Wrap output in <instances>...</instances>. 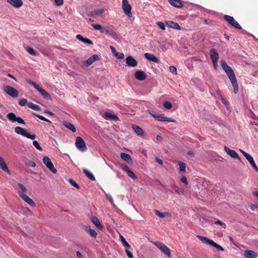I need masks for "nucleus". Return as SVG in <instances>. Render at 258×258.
I'll return each mask as SVG.
<instances>
[{
    "mask_svg": "<svg viewBox=\"0 0 258 258\" xmlns=\"http://www.w3.org/2000/svg\"><path fill=\"white\" fill-rule=\"evenodd\" d=\"M28 83L29 84L32 85L33 87L41 94L44 98L47 100H51V97L48 92H47L44 89L40 87L39 85L36 83L34 82L31 80L28 81Z\"/></svg>",
    "mask_w": 258,
    "mask_h": 258,
    "instance_id": "7ed1b4c3",
    "label": "nucleus"
},
{
    "mask_svg": "<svg viewBox=\"0 0 258 258\" xmlns=\"http://www.w3.org/2000/svg\"><path fill=\"white\" fill-rule=\"evenodd\" d=\"M217 244V243H216V242H215L213 240H212L211 239H209V242L208 243V245H211L215 248Z\"/></svg>",
    "mask_w": 258,
    "mask_h": 258,
    "instance_id": "052dcab7",
    "label": "nucleus"
},
{
    "mask_svg": "<svg viewBox=\"0 0 258 258\" xmlns=\"http://www.w3.org/2000/svg\"><path fill=\"white\" fill-rule=\"evenodd\" d=\"M75 145L77 148L81 151H86L87 149L85 142L80 137L76 138Z\"/></svg>",
    "mask_w": 258,
    "mask_h": 258,
    "instance_id": "0eeeda50",
    "label": "nucleus"
},
{
    "mask_svg": "<svg viewBox=\"0 0 258 258\" xmlns=\"http://www.w3.org/2000/svg\"><path fill=\"white\" fill-rule=\"evenodd\" d=\"M15 132L16 134H17L18 135H20L24 137H25V136L27 134L26 131L24 128H23L20 126H16L15 128Z\"/></svg>",
    "mask_w": 258,
    "mask_h": 258,
    "instance_id": "cd10ccee",
    "label": "nucleus"
},
{
    "mask_svg": "<svg viewBox=\"0 0 258 258\" xmlns=\"http://www.w3.org/2000/svg\"><path fill=\"white\" fill-rule=\"evenodd\" d=\"M224 18L229 24L234 28L238 29H241L242 28L240 25L234 20L233 17L225 15L224 16Z\"/></svg>",
    "mask_w": 258,
    "mask_h": 258,
    "instance_id": "1a4fd4ad",
    "label": "nucleus"
},
{
    "mask_svg": "<svg viewBox=\"0 0 258 258\" xmlns=\"http://www.w3.org/2000/svg\"><path fill=\"white\" fill-rule=\"evenodd\" d=\"M4 90L6 93L13 97H17L18 96V91L13 87L6 86L4 87Z\"/></svg>",
    "mask_w": 258,
    "mask_h": 258,
    "instance_id": "9b49d317",
    "label": "nucleus"
},
{
    "mask_svg": "<svg viewBox=\"0 0 258 258\" xmlns=\"http://www.w3.org/2000/svg\"><path fill=\"white\" fill-rule=\"evenodd\" d=\"M26 165L31 167H35L36 166L35 162L31 160L27 162Z\"/></svg>",
    "mask_w": 258,
    "mask_h": 258,
    "instance_id": "864d4df0",
    "label": "nucleus"
},
{
    "mask_svg": "<svg viewBox=\"0 0 258 258\" xmlns=\"http://www.w3.org/2000/svg\"><path fill=\"white\" fill-rule=\"evenodd\" d=\"M63 124L65 127L75 133L76 132V129L75 126L70 122L68 121H64Z\"/></svg>",
    "mask_w": 258,
    "mask_h": 258,
    "instance_id": "7c9ffc66",
    "label": "nucleus"
},
{
    "mask_svg": "<svg viewBox=\"0 0 258 258\" xmlns=\"http://www.w3.org/2000/svg\"><path fill=\"white\" fill-rule=\"evenodd\" d=\"M243 256L246 258H256L258 254L253 250H246L244 251Z\"/></svg>",
    "mask_w": 258,
    "mask_h": 258,
    "instance_id": "6ab92c4d",
    "label": "nucleus"
},
{
    "mask_svg": "<svg viewBox=\"0 0 258 258\" xmlns=\"http://www.w3.org/2000/svg\"><path fill=\"white\" fill-rule=\"evenodd\" d=\"M26 50L31 55L36 56L37 53L34 50V49L31 47H27Z\"/></svg>",
    "mask_w": 258,
    "mask_h": 258,
    "instance_id": "a19ab883",
    "label": "nucleus"
},
{
    "mask_svg": "<svg viewBox=\"0 0 258 258\" xmlns=\"http://www.w3.org/2000/svg\"><path fill=\"white\" fill-rule=\"evenodd\" d=\"M83 172L87 177L91 180L94 181L95 180V178L93 174L86 169H83Z\"/></svg>",
    "mask_w": 258,
    "mask_h": 258,
    "instance_id": "473e14b6",
    "label": "nucleus"
},
{
    "mask_svg": "<svg viewBox=\"0 0 258 258\" xmlns=\"http://www.w3.org/2000/svg\"><path fill=\"white\" fill-rule=\"evenodd\" d=\"M104 12V10L100 9L94 11V13L97 16H100Z\"/></svg>",
    "mask_w": 258,
    "mask_h": 258,
    "instance_id": "8fccbe9b",
    "label": "nucleus"
},
{
    "mask_svg": "<svg viewBox=\"0 0 258 258\" xmlns=\"http://www.w3.org/2000/svg\"><path fill=\"white\" fill-rule=\"evenodd\" d=\"M152 242L165 255L168 257H171L170 249L164 243L158 241H153Z\"/></svg>",
    "mask_w": 258,
    "mask_h": 258,
    "instance_id": "f03ea898",
    "label": "nucleus"
},
{
    "mask_svg": "<svg viewBox=\"0 0 258 258\" xmlns=\"http://www.w3.org/2000/svg\"><path fill=\"white\" fill-rule=\"evenodd\" d=\"M18 187L21 189V191H18V194L20 197V195L22 194H26L25 192L27 191V188L21 183H17Z\"/></svg>",
    "mask_w": 258,
    "mask_h": 258,
    "instance_id": "2f4dec72",
    "label": "nucleus"
},
{
    "mask_svg": "<svg viewBox=\"0 0 258 258\" xmlns=\"http://www.w3.org/2000/svg\"><path fill=\"white\" fill-rule=\"evenodd\" d=\"M104 33H106L108 35H109L110 37L113 38L114 39L117 40L119 39V37L117 34L113 31L111 28L107 27L105 28V31Z\"/></svg>",
    "mask_w": 258,
    "mask_h": 258,
    "instance_id": "dca6fc26",
    "label": "nucleus"
},
{
    "mask_svg": "<svg viewBox=\"0 0 258 258\" xmlns=\"http://www.w3.org/2000/svg\"><path fill=\"white\" fill-rule=\"evenodd\" d=\"M33 114L42 120L51 123V121L49 120L41 115H39L35 113H33Z\"/></svg>",
    "mask_w": 258,
    "mask_h": 258,
    "instance_id": "79ce46f5",
    "label": "nucleus"
},
{
    "mask_svg": "<svg viewBox=\"0 0 258 258\" xmlns=\"http://www.w3.org/2000/svg\"><path fill=\"white\" fill-rule=\"evenodd\" d=\"M170 5L174 7L180 8L182 7L183 4L180 0H168Z\"/></svg>",
    "mask_w": 258,
    "mask_h": 258,
    "instance_id": "b1692460",
    "label": "nucleus"
},
{
    "mask_svg": "<svg viewBox=\"0 0 258 258\" xmlns=\"http://www.w3.org/2000/svg\"><path fill=\"white\" fill-rule=\"evenodd\" d=\"M163 106L166 109H171L172 105V104L169 101H165L163 103Z\"/></svg>",
    "mask_w": 258,
    "mask_h": 258,
    "instance_id": "49530a36",
    "label": "nucleus"
},
{
    "mask_svg": "<svg viewBox=\"0 0 258 258\" xmlns=\"http://www.w3.org/2000/svg\"><path fill=\"white\" fill-rule=\"evenodd\" d=\"M135 78L140 81H143L147 78V75L143 71H138L134 74Z\"/></svg>",
    "mask_w": 258,
    "mask_h": 258,
    "instance_id": "a211bd4d",
    "label": "nucleus"
},
{
    "mask_svg": "<svg viewBox=\"0 0 258 258\" xmlns=\"http://www.w3.org/2000/svg\"><path fill=\"white\" fill-rule=\"evenodd\" d=\"M172 188L174 190L176 193L178 194H183V189L179 188L176 185L173 184L171 185Z\"/></svg>",
    "mask_w": 258,
    "mask_h": 258,
    "instance_id": "e433bc0d",
    "label": "nucleus"
},
{
    "mask_svg": "<svg viewBox=\"0 0 258 258\" xmlns=\"http://www.w3.org/2000/svg\"><path fill=\"white\" fill-rule=\"evenodd\" d=\"M210 56L212 61L218 60L219 58V54L215 49H211L210 51Z\"/></svg>",
    "mask_w": 258,
    "mask_h": 258,
    "instance_id": "393cba45",
    "label": "nucleus"
},
{
    "mask_svg": "<svg viewBox=\"0 0 258 258\" xmlns=\"http://www.w3.org/2000/svg\"><path fill=\"white\" fill-rule=\"evenodd\" d=\"M25 137H26L28 139H30L31 140H34L35 139L36 136L34 135H30L27 132V134Z\"/></svg>",
    "mask_w": 258,
    "mask_h": 258,
    "instance_id": "5fc2aeb1",
    "label": "nucleus"
},
{
    "mask_svg": "<svg viewBox=\"0 0 258 258\" xmlns=\"http://www.w3.org/2000/svg\"><path fill=\"white\" fill-rule=\"evenodd\" d=\"M120 157L122 160L127 163H132L133 162L131 156L125 153H121Z\"/></svg>",
    "mask_w": 258,
    "mask_h": 258,
    "instance_id": "bb28decb",
    "label": "nucleus"
},
{
    "mask_svg": "<svg viewBox=\"0 0 258 258\" xmlns=\"http://www.w3.org/2000/svg\"><path fill=\"white\" fill-rule=\"evenodd\" d=\"M215 248L220 251H224V248L218 244H217Z\"/></svg>",
    "mask_w": 258,
    "mask_h": 258,
    "instance_id": "338daca9",
    "label": "nucleus"
},
{
    "mask_svg": "<svg viewBox=\"0 0 258 258\" xmlns=\"http://www.w3.org/2000/svg\"><path fill=\"white\" fill-rule=\"evenodd\" d=\"M180 181L185 185H187L188 181L186 177L185 176H182L180 178Z\"/></svg>",
    "mask_w": 258,
    "mask_h": 258,
    "instance_id": "6e6d98bb",
    "label": "nucleus"
},
{
    "mask_svg": "<svg viewBox=\"0 0 258 258\" xmlns=\"http://www.w3.org/2000/svg\"><path fill=\"white\" fill-rule=\"evenodd\" d=\"M224 149L226 153L230 157L234 159H237L239 160L240 161H241L240 157H239L238 154L234 150L230 149L226 146H225L224 147Z\"/></svg>",
    "mask_w": 258,
    "mask_h": 258,
    "instance_id": "f8f14e48",
    "label": "nucleus"
},
{
    "mask_svg": "<svg viewBox=\"0 0 258 258\" xmlns=\"http://www.w3.org/2000/svg\"><path fill=\"white\" fill-rule=\"evenodd\" d=\"M110 49L112 52V53L115 55V54H116V53L117 52V51H116V49H115V48L112 46H110Z\"/></svg>",
    "mask_w": 258,
    "mask_h": 258,
    "instance_id": "69168bd1",
    "label": "nucleus"
},
{
    "mask_svg": "<svg viewBox=\"0 0 258 258\" xmlns=\"http://www.w3.org/2000/svg\"><path fill=\"white\" fill-rule=\"evenodd\" d=\"M134 132L139 136H142L144 135L143 130L139 126L133 125L132 126Z\"/></svg>",
    "mask_w": 258,
    "mask_h": 258,
    "instance_id": "c756f323",
    "label": "nucleus"
},
{
    "mask_svg": "<svg viewBox=\"0 0 258 258\" xmlns=\"http://www.w3.org/2000/svg\"><path fill=\"white\" fill-rule=\"evenodd\" d=\"M125 252L128 258H133V254L130 252L128 249H125Z\"/></svg>",
    "mask_w": 258,
    "mask_h": 258,
    "instance_id": "680f3d73",
    "label": "nucleus"
},
{
    "mask_svg": "<svg viewBox=\"0 0 258 258\" xmlns=\"http://www.w3.org/2000/svg\"><path fill=\"white\" fill-rule=\"evenodd\" d=\"M55 5L57 6H62L63 4V0H54Z\"/></svg>",
    "mask_w": 258,
    "mask_h": 258,
    "instance_id": "13d9d810",
    "label": "nucleus"
},
{
    "mask_svg": "<svg viewBox=\"0 0 258 258\" xmlns=\"http://www.w3.org/2000/svg\"><path fill=\"white\" fill-rule=\"evenodd\" d=\"M20 197L23 199L26 203L29 204L32 207H35L36 205L35 202L32 199L29 198L26 194H22L20 195Z\"/></svg>",
    "mask_w": 258,
    "mask_h": 258,
    "instance_id": "f3484780",
    "label": "nucleus"
},
{
    "mask_svg": "<svg viewBox=\"0 0 258 258\" xmlns=\"http://www.w3.org/2000/svg\"><path fill=\"white\" fill-rule=\"evenodd\" d=\"M76 38L79 40L84 42V43H86V44H89V45H91V44H93L92 41L90 39H88L87 38H84L82 35H81L80 34H78L76 36Z\"/></svg>",
    "mask_w": 258,
    "mask_h": 258,
    "instance_id": "a878e982",
    "label": "nucleus"
},
{
    "mask_svg": "<svg viewBox=\"0 0 258 258\" xmlns=\"http://www.w3.org/2000/svg\"><path fill=\"white\" fill-rule=\"evenodd\" d=\"M114 55L118 59H122L124 57V54L122 52L118 53L117 52Z\"/></svg>",
    "mask_w": 258,
    "mask_h": 258,
    "instance_id": "4d7b16f0",
    "label": "nucleus"
},
{
    "mask_svg": "<svg viewBox=\"0 0 258 258\" xmlns=\"http://www.w3.org/2000/svg\"><path fill=\"white\" fill-rule=\"evenodd\" d=\"M28 103L27 99H26L25 98L21 99L19 102V104L22 106H24L26 104H28Z\"/></svg>",
    "mask_w": 258,
    "mask_h": 258,
    "instance_id": "09e8293b",
    "label": "nucleus"
},
{
    "mask_svg": "<svg viewBox=\"0 0 258 258\" xmlns=\"http://www.w3.org/2000/svg\"><path fill=\"white\" fill-rule=\"evenodd\" d=\"M92 26L94 29V30H98L101 33H104L105 29H103L101 25H100V24H92Z\"/></svg>",
    "mask_w": 258,
    "mask_h": 258,
    "instance_id": "f704fd0d",
    "label": "nucleus"
},
{
    "mask_svg": "<svg viewBox=\"0 0 258 258\" xmlns=\"http://www.w3.org/2000/svg\"><path fill=\"white\" fill-rule=\"evenodd\" d=\"M149 113L155 119L159 121H166L169 122H175V120L173 118L165 116L163 114H157L153 112H150Z\"/></svg>",
    "mask_w": 258,
    "mask_h": 258,
    "instance_id": "20e7f679",
    "label": "nucleus"
},
{
    "mask_svg": "<svg viewBox=\"0 0 258 258\" xmlns=\"http://www.w3.org/2000/svg\"><path fill=\"white\" fill-rule=\"evenodd\" d=\"M197 237L203 242V243H206L207 244H208V242H209V239L208 238L206 237H205V236H201V235H198L197 236Z\"/></svg>",
    "mask_w": 258,
    "mask_h": 258,
    "instance_id": "ea45409f",
    "label": "nucleus"
},
{
    "mask_svg": "<svg viewBox=\"0 0 258 258\" xmlns=\"http://www.w3.org/2000/svg\"><path fill=\"white\" fill-rule=\"evenodd\" d=\"M7 117L12 122H17L20 124H25V122L22 118L20 116H17L13 112H10L7 114Z\"/></svg>",
    "mask_w": 258,
    "mask_h": 258,
    "instance_id": "423d86ee",
    "label": "nucleus"
},
{
    "mask_svg": "<svg viewBox=\"0 0 258 258\" xmlns=\"http://www.w3.org/2000/svg\"><path fill=\"white\" fill-rule=\"evenodd\" d=\"M178 165L179 166V171L181 173H184L186 171V164L182 162H179Z\"/></svg>",
    "mask_w": 258,
    "mask_h": 258,
    "instance_id": "4c0bfd02",
    "label": "nucleus"
},
{
    "mask_svg": "<svg viewBox=\"0 0 258 258\" xmlns=\"http://www.w3.org/2000/svg\"><path fill=\"white\" fill-rule=\"evenodd\" d=\"M119 237L122 244L125 248V249L131 248V247L130 245L126 242V241L125 240V238L123 237V236L120 235Z\"/></svg>",
    "mask_w": 258,
    "mask_h": 258,
    "instance_id": "72a5a7b5",
    "label": "nucleus"
},
{
    "mask_svg": "<svg viewBox=\"0 0 258 258\" xmlns=\"http://www.w3.org/2000/svg\"><path fill=\"white\" fill-rule=\"evenodd\" d=\"M69 183L72 185L73 186L75 187L76 188H77V189H79L80 188V186L79 185L77 184V183L73 179H70L69 180Z\"/></svg>",
    "mask_w": 258,
    "mask_h": 258,
    "instance_id": "37998d69",
    "label": "nucleus"
},
{
    "mask_svg": "<svg viewBox=\"0 0 258 258\" xmlns=\"http://www.w3.org/2000/svg\"><path fill=\"white\" fill-rule=\"evenodd\" d=\"M91 220L99 229H102L103 228V226L100 222L99 219L96 217L92 216L91 218Z\"/></svg>",
    "mask_w": 258,
    "mask_h": 258,
    "instance_id": "c85d7f7f",
    "label": "nucleus"
},
{
    "mask_svg": "<svg viewBox=\"0 0 258 258\" xmlns=\"http://www.w3.org/2000/svg\"><path fill=\"white\" fill-rule=\"evenodd\" d=\"M220 63L222 68L225 71L233 87L234 93L237 94L238 92V85L234 71L232 68L227 64L225 61L222 60L220 61Z\"/></svg>",
    "mask_w": 258,
    "mask_h": 258,
    "instance_id": "f257e3e1",
    "label": "nucleus"
},
{
    "mask_svg": "<svg viewBox=\"0 0 258 258\" xmlns=\"http://www.w3.org/2000/svg\"><path fill=\"white\" fill-rule=\"evenodd\" d=\"M0 167L1 168L7 172L8 174H10L11 172L4 160V159L0 157Z\"/></svg>",
    "mask_w": 258,
    "mask_h": 258,
    "instance_id": "5701e85b",
    "label": "nucleus"
},
{
    "mask_svg": "<svg viewBox=\"0 0 258 258\" xmlns=\"http://www.w3.org/2000/svg\"><path fill=\"white\" fill-rule=\"evenodd\" d=\"M169 71L172 74H173L174 75L177 74V69L174 66H170L169 67Z\"/></svg>",
    "mask_w": 258,
    "mask_h": 258,
    "instance_id": "3c124183",
    "label": "nucleus"
},
{
    "mask_svg": "<svg viewBox=\"0 0 258 258\" xmlns=\"http://www.w3.org/2000/svg\"><path fill=\"white\" fill-rule=\"evenodd\" d=\"M249 207L251 210L254 211L258 208V206L256 205L251 204L249 206Z\"/></svg>",
    "mask_w": 258,
    "mask_h": 258,
    "instance_id": "0e129e2a",
    "label": "nucleus"
},
{
    "mask_svg": "<svg viewBox=\"0 0 258 258\" xmlns=\"http://www.w3.org/2000/svg\"><path fill=\"white\" fill-rule=\"evenodd\" d=\"M43 162L47 167V168L50 170L53 173H56L57 172V170L54 167V165L51 162L50 159L47 157L45 156L43 158Z\"/></svg>",
    "mask_w": 258,
    "mask_h": 258,
    "instance_id": "6e6552de",
    "label": "nucleus"
},
{
    "mask_svg": "<svg viewBox=\"0 0 258 258\" xmlns=\"http://www.w3.org/2000/svg\"><path fill=\"white\" fill-rule=\"evenodd\" d=\"M212 62L214 68L217 69L218 67V60H213Z\"/></svg>",
    "mask_w": 258,
    "mask_h": 258,
    "instance_id": "774afa93",
    "label": "nucleus"
},
{
    "mask_svg": "<svg viewBox=\"0 0 258 258\" xmlns=\"http://www.w3.org/2000/svg\"><path fill=\"white\" fill-rule=\"evenodd\" d=\"M88 231L89 232L90 234L91 235V236H92L94 238L96 237V236L97 235V233L96 232V231L95 230L91 228V229H88Z\"/></svg>",
    "mask_w": 258,
    "mask_h": 258,
    "instance_id": "de8ad7c7",
    "label": "nucleus"
},
{
    "mask_svg": "<svg viewBox=\"0 0 258 258\" xmlns=\"http://www.w3.org/2000/svg\"><path fill=\"white\" fill-rule=\"evenodd\" d=\"M99 58L98 55L94 54L90 56L87 60L84 61L83 64L86 67H88L95 61L99 60Z\"/></svg>",
    "mask_w": 258,
    "mask_h": 258,
    "instance_id": "ddd939ff",
    "label": "nucleus"
},
{
    "mask_svg": "<svg viewBox=\"0 0 258 258\" xmlns=\"http://www.w3.org/2000/svg\"><path fill=\"white\" fill-rule=\"evenodd\" d=\"M157 26L162 30H164L165 29V27L164 23L162 22H158L156 23Z\"/></svg>",
    "mask_w": 258,
    "mask_h": 258,
    "instance_id": "603ef678",
    "label": "nucleus"
},
{
    "mask_svg": "<svg viewBox=\"0 0 258 258\" xmlns=\"http://www.w3.org/2000/svg\"><path fill=\"white\" fill-rule=\"evenodd\" d=\"M7 2L15 8H19L23 5L22 0H7Z\"/></svg>",
    "mask_w": 258,
    "mask_h": 258,
    "instance_id": "aec40b11",
    "label": "nucleus"
},
{
    "mask_svg": "<svg viewBox=\"0 0 258 258\" xmlns=\"http://www.w3.org/2000/svg\"><path fill=\"white\" fill-rule=\"evenodd\" d=\"M155 214L159 217L160 218H165L166 216H168L169 214L168 213H162L159 211L157 210H154Z\"/></svg>",
    "mask_w": 258,
    "mask_h": 258,
    "instance_id": "58836bf2",
    "label": "nucleus"
},
{
    "mask_svg": "<svg viewBox=\"0 0 258 258\" xmlns=\"http://www.w3.org/2000/svg\"><path fill=\"white\" fill-rule=\"evenodd\" d=\"M105 196H106L107 198L108 199L109 202L111 203V204L114 206L115 207V205L114 203V201L113 200V198L112 196L109 194L105 193Z\"/></svg>",
    "mask_w": 258,
    "mask_h": 258,
    "instance_id": "a18cd8bd",
    "label": "nucleus"
},
{
    "mask_svg": "<svg viewBox=\"0 0 258 258\" xmlns=\"http://www.w3.org/2000/svg\"><path fill=\"white\" fill-rule=\"evenodd\" d=\"M239 151L247 160V161L249 162V163L250 164L251 166L253 168V169L257 172H258V167L256 166L253 157L249 154L246 153L245 151L242 149H239Z\"/></svg>",
    "mask_w": 258,
    "mask_h": 258,
    "instance_id": "39448f33",
    "label": "nucleus"
},
{
    "mask_svg": "<svg viewBox=\"0 0 258 258\" xmlns=\"http://www.w3.org/2000/svg\"><path fill=\"white\" fill-rule=\"evenodd\" d=\"M33 145L38 150L42 151V147L40 146L39 143L37 141H33Z\"/></svg>",
    "mask_w": 258,
    "mask_h": 258,
    "instance_id": "c03bdc74",
    "label": "nucleus"
},
{
    "mask_svg": "<svg viewBox=\"0 0 258 258\" xmlns=\"http://www.w3.org/2000/svg\"><path fill=\"white\" fill-rule=\"evenodd\" d=\"M122 170L125 171L127 175L132 179L135 180L137 178V177L135 174L130 169V168L126 165H122L121 166Z\"/></svg>",
    "mask_w": 258,
    "mask_h": 258,
    "instance_id": "2eb2a0df",
    "label": "nucleus"
},
{
    "mask_svg": "<svg viewBox=\"0 0 258 258\" xmlns=\"http://www.w3.org/2000/svg\"><path fill=\"white\" fill-rule=\"evenodd\" d=\"M125 62L127 66L131 67H136L138 65L137 61L131 55L126 57Z\"/></svg>",
    "mask_w": 258,
    "mask_h": 258,
    "instance_id": "4468645a",
    "label": "nucleus"
},
{
    "mask_svg": "<svg viewBox=\"0 0 258 258\" xmlns=\"http://www.w3.org/2000/svg\"><path fill=\"white\" fill-rule=\"evenodd\" d=\"M105 115L106 117L112 119L114 114L108 112H106Z\"/></svg>",
    "mask_w": 258,
    "mask_h": 258,
    "instance_id": "e2e57ef3",
    "label": "nucleus"
},
{
    "mask_svg": "<svg viewBox=\"0 0 258 258\" xmlns=\"http://www.w3.org/2000/svg\"><path fill=\"white\" fill-rule=\"evenodd\" d=\"M167 26L171 28L175 29V30H180L181 27L179 25V24L175 22L172 21H167L165 22Z\"/></svg>",
    "mask_w": 258,
    "mask_h": 258,
    "instance_id": "412c9836",
    "label": "nucleus"
},
{
    "mask_svg": "<svg viewBox=\"0 0 258 258\" xmlns=\"http://www.w3.org/2000/svg\"><path fill=\"white\" fill-rule=\"evenodd\" d=\"M28 106L29 108H30L32 109H34L35 110H36V111H40L41 110V108L39 105L34 104L32 102H29L28 103Z\"/></svg>",
    "mask_w": 258,
    "mask_h": 258,
    "instance_id": "c9c22d12",
    "label": "nucleus"
},
{
    "mask_svg": "<svg viewBox=\"0 0 258 258\" xmlns=\"http://www.w3.org/2000/svg\"><path fill=\"white\" fill-rule=\"evenodd\" d=\"M122 7L124 11V13L129 17L132 16L131 13L132 7L129 4L127 0H122Z\"/></svg>",
    "mask_w": 258,
    "mask_h": 258,
    "instance_id": "9d476101",
    "label": "nucleus"
},
{
    "mask_svg": "<svg viewBox=\"0 0 258 258\" xmlns=\"http://www.w3.org/2000/svg\"><path fill=\"white\" fill-rule=\"evenodd\" d=\"M215 224L220 225L223 226L224 228L226 227V224L225 223H224L223 222H222L221 221L219 220L216 221L215 222Z\"/></svg>",
    "mask_w": 258,
    "mask_h": 258,
    "instance_id": "bf43d9fd",
    "label": "nucleus"
},
{
    "mask_svg": "<svg viewBox=\"0 0 258 258\" xmlns=\"http://www.w3.org/2000/svg\"><path fill=\"white\" fill-rule=\"evenodd\" d=\"M144 56L147 59L150 61H152L156 63H158L159 62V59L152 54L145 53L144 54Z\"/></svg>",
    "mask_w": 258,
    "mask_h": 258,
    "instance_id": "4be33fe9",
    "label": "nucleus"
}]
</instances>
